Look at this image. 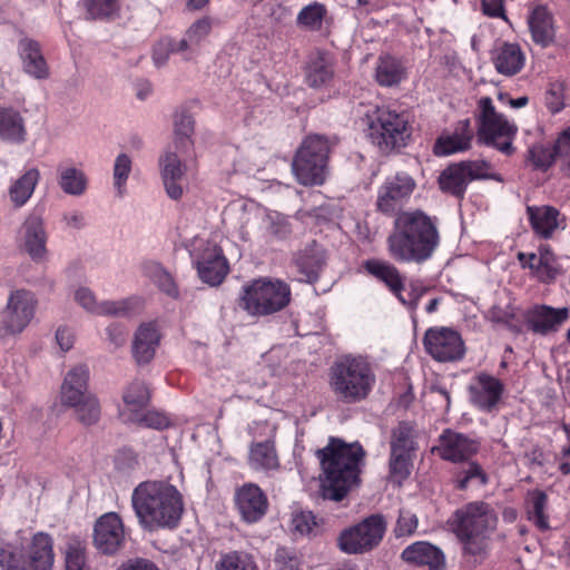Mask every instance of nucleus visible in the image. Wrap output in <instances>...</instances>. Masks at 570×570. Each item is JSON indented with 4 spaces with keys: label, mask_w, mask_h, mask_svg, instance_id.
<instances>
[{
    "label": "nucleus",
    "mask_w": 570,
    "mask_h": 570,
    "mask_svg": "<svg viewBox=\"0 0 570 570\" xmlns=\"http://www.w3.org/2000/svg\"><path fill=\"white\" fill-rule=\"evenodd\" d=\"M440 245L436 222L422 210L400 213L386 238L390 257L397 263L422 264Z\"/></svg>",
    "instance_id": "obj_1"
},
{
    "label": "nucleus",
    "mask_w": 570,
    "mask_h": 570,
    "mask_svg": "<svg viewBox=\"0 0 570 570\" xmlns=\"http://www.w3.org/2000/svg\"><path fill=\"white\" fill-rule=\"evenodd\" d=\"M131 505L146 531L174 529L178 524V490L167 481L140 482L132 491Z\"/></svg>",
    "instance_id": "obj_2"
},
{
    "label": "nucleus",
    "mask_w": 570,
    "mask_h": 570,
    "mask_svg": "<svg viewBox=\"0 0 570 570\" xmlns=\"http://www.w3.org/2000/svg\"><path fill=\"white\" fill-rule=\"evenodd\" d=\"M364 454L358 443L346 444L335 439H332L325 448L316 451L325 475L323 482L325 499L341 501L356 484Z\"/></svg>",
    "instance_id": "obj_3"
},
{
    "label": "nucleus",
    "mask_w": 570,
    "mask_h": 570,
    "mask_svg": "<svg viewBox=\"0 0 570 570\" xmlns=\"http://www.w3.org/2000/svg\"><path fill=\"white\" fill-rule=\"evenodd\" d=\"M456 535L463 544L464 557L472 564L485 559L489 541L498 522L494 510L484 502H471L458 510Z\"/></svg>",
    "instance_id": "obj_4"
},
{
    "label": "nucleus",
    "mask_w": 570,
    "mask_h": 570,
    "mask_svg": "<svg viewBox=\"0 0 570 570\" xmlns=\"http://www.w3.org/2000/svg\"><path fill=\"white\" fill-rule=\"evenodd\" d=\"M376 383V375L367 358L344 355L330 368V387L335 397L346 404L367 399Z\"/></svg>",
    "instance_id": "obj_5"
},
{
    "label": "nucleus",
    "mask_w": 570,
    "mask_h": 570,
    "mask_svg": "<svg viewBox=\"0 0 570 570\" xmlns=\"http://www.w3.org/2000/svg\"><path fill=\"white\" fill-rule=\"evenodd\" d=\"M367 136L383 153L405 147L411 138L409 117L384 107L366 114Z\"/></svg>",
    "instance_id": "obj_6"
},
{
    "label": "nucleus",
    "mask_w": 570,
    "mask_h": 570,
    "mask_svg": "<svg viewBox=\"0 0 570 570\" xmlns=\"http://www.w3.org/2000/svg\"><path fill=\"white\" fill-rule=\"evenodd\" d=\"M330 154L328 140L320 135L306 137L292 163V171L296 180L304 186L324 184L327 174Z\"/></svg>",
    "instance_id": "obj_7"
},
{
    "label": "nucleus",
    "mask_w": 570,
    "mask_h": 570,
    "mask_svg": "<svg viewBox=\"0 0 570 570\" xmlns=\"http://www.w3.org/2000/svg\"><path fill=\"white\" fill-rule=\"evenodd\" d=\"M291 288L279 279L258 278L244 286L240 306L253 316L276 313L288 305Z\"/></svg>",
    "instance_id": "obj_8"
},
{
    "label": "nucleus",
    "mask_w": 570,
    "mask_h": 570,
    "mask_svg": "<svg viewBox=\"0 0 570 570\" xmlns=\"http://www.w3.org/2000/svg\"><path fill=\"white\" fill-rule=\"evenodd\" d=\"M478 139L510 155L513 151L512 140L517 126L498 112L490 97H482L478 102Z\"/></svg>",
    "instance_id": "obj_9"
},
{
    "label": "nucleus",
    "mask_w": 570,
    "mask_h": 570,
    "mask_svg": "<svg viewBox=\"0 0 570 570\" xmlns=\"http://www.w3.org/2000/svg\"><path fill=\"white\" fill-rule=\"evenodd\" d=\"M198 277L209 286H218L229 273L223 249L213 240L194 238L187 246Z\"/></svg>",
    "instance_id": "obj_10"
},
{
    "label": "nucleus",
    "mask_w": 570,
    "mask_h": 570,
    "mask_svg": "<svg viewBox=\"0 0 570 570\" xmlns=\"http://www.w3.org/2000/svg\"><path fill=\"white\" fill-rule=\"evenodd\" d=\"M385 529L386 523L382 515H371L344 530L338 538V547L345 553H364L381 542Z\"/></svg>",
    "instance_id": "obj_11"
},
{
    "label": "nucleus",
    "mask_w": 570,
    "mask_h": 570,
    "mask_svg": "<svg viewBox=\"0 0 570 570\" xmlns=\"http://www.w3.org/2000/svg\"><path fill=\"white\" fill-rule=\"evenodd\" d=\"M415 188V179L406 171L387 176L377 191V209L384 214L395 213L409 202Z\"/></svg>",
    "instance_id": "obj_12"
},
{
    "label": "nucleus",
    "mask_w": 570,
    "mask_h": 570,
    "mask_svg": "<svg viewBox=\"0 0 570 570\" xmlns=\"http://www.w3.org/2000/svg\"><path fill=\"white\" fill-rule=\"evenodd\" d=\"M423 344L428 354L439 362H454L465 354L461 335L450 327L429 328L424 334Z\"/></svg>",
    "instance_id": "obj_13"
},
{
    "label": "nucleus",
    "mask_w": 570,
    "mask_h": 570,
    "mask_svg": "<svg viewBox=\"0 0 570 570\" xmlns=\"http://www.w3.org/2000/svg\"><path fill=\"white\" fill-rule=\"evenodd\" d=\"M363 268L368 275L383 283L403 305L416 308L420 294L413 292L409 297L403 295L405 277L396 266L387 261L371 258L363 263Z\"/></svg>",
    "instance_id": "obj_14"
},
{
    "label": "nucleus",
    "mask_w": 570,
    "mask_h": 570,
    "mask_svg": "<svg viewBox=\"0 0 570 570\" xmlns=\"http://www.w3.org/2000/svg\"><path fill=\"white\" fill-rule=\"evenodd\" d=\"M126 533L121 518L116 512L99 517L94 527V544L104 554H115L125 544Z\"/></svg>",
    "instance_id": "obj_15"
},
{
    "label": "nucleus",
    "mask_w": 570,
    "mask_h": 570,
    "mask_svg": "<svg viewBox=\"0 0 570 570\" xmlns=\"http://www.w3.org/2000/svg\"><path fill=\"white\" fill-rule=\"evenodd\" d=\"M234 503L240 519L248 523L261 521L268 510L265 492L255 483L247 482L235 489Z\"/></svg>",
    "instance_id": "obj_16"
},
{
    "label": "nucleus",
    "mask_w": 570,
    "mask_h": 570,
    "mask_svg": "<svg viewBox=\"0 0 570 570\" xmlns=\"http://www.w3.org/2000/svg\"><path fill=\"white\" fill-rule=\"evenodd\" d=\"M503 392V383L485 372L474 375L468 386L471 404L483 412L493 411L500 403Z\"/></svg>",
    "instance_id": "obj_17"
},
{
    "label": "nucleus",
    "mask_w": 570,
    "mask_h": 570,
    "mask_svg": "<svg viewBox=\"0 0 570 570\" xmlns=\"http://www.w3.org/2000/svg\"><path fill=\"white\" fill-rule=\"evenodd\" d=\"M75 298L85 309L97 315L129 316L142 307V299L139 297L97 303L94 293L88 288H79Z\"/></svg>",
    "instance_id": "obj_18"
},
{
    "label": "nucleus",
    "mask_w": 570,
    "mask_h": 570,
    "mask_svg": "<svg viewBox=\"0 0 570 570\" xmlns=\"http://www.w3.org/2000/svg\"><path fill=\"white\" fill-rule=\"evenodd\" d=\"M55 540L47 532L35 533L23 550L21 570H52L55 563Z\"/></svg>",
    "instance_id": "obj_19"
},
{
    "label": "nucleus",
    "mask_w": 570,
    "mask_h": 570,
    "mask_svg": "<svg viewBox=\"0 0 570 570\" xmlns=\"http://www.w3.org/2000/svg\"><path fill=\"white\" fill-rule=\"evenodd\" d=\"M36 299L24 289L12 292L9 296L4 320L10 334L20 333L30 323L35 314Z\"/></svg>",
    "instance_id": "obj_20"
},
{
    "label": "nucleus",
    "mask_w": 570,
    "mask_h": 570,
    "mask_svg": "<svg viewBox=\"0 0 570 570\" xmlns=\"http://www.w3.org/2000/svg\"><path fill=\"white\" fill-rule=\"evenodd\" d=\"M474 131L469 119L460 120L452 130L443 131L434 142L433 153L436 156H450L471 148Z\"/></svg>",
    "instance_id": "obj_21"
},
{
    "label": "nucleus",
    "mask_w": 570,
    "mask_h": 570,
    "mask_svg": "<svg viewBox=\"0 0 570 570\" xmlns=\"http://www.w3.org/2000/svg\"><path fill=\"white\" fill-rule=\"evenodd\" d=\"M436 450L443 460L464 462L478 452L479 445L464 434L446 430L441 434Z\"/></svg>",
    "instance_id": "obj_22"
},
{
    "label": "nucleus",
    "mask_w": 570,
    "mask_h": 570,
    "mask_svg": "<svg viewBox=\"0 0 570 570\" xmlns=\"http://www.w3.org/2000/svg\"><path fill=\"white\" fill-rule=\"evenodd\" d=\"M18 53L22 70L30 77L42 80L50 75L49 65L43 56L40 43L31 38H22L18 42Z\"/></svg>",
    "instance_id": "obj_23"
},
{
    "label": "nucleus",
    "mask_w": 570,
    "mask_h": 570,
    "mask_svg": "<svg viewBox=\"0 0 570 570\" xmlns=\"http://www.w3.org/2000/svg\"><path fill=\"white\" fill-rule=\"evenodd\" d=\"M160 175L168 196L178 199V120H174V139L159 157Z\"/></svg>",
    "instance_id": "obj_24"
},
{
    "label": "nucleus",
    "mask_w": 570,
    "mask_h": 570,
    "mask_svg": "<svg viewBox=\"0 0 570 570\" xmlns=\"http://www.w3.org/2000/svg\"><path fill=\"white\" fill-rule=\"evenodd\" d=\"M402 559L414 566H425L430 570H442L445 566L443 552L425 541L414 542L406 547L402 552Z\"/></svg>",
    "instance_id": "obj_25"
},
{
    "label": "nucleus",
    "mask_w": 570,
    "mask_h": 570,
    "mask_svg": "<svg viewBox=\"0 0 570 570\" xmlns=\"http://www.w3.org/2000/svg\"><path fill=\"white\" fill-rule=\"evenodd\" d=\"M569 309L567 307L552 308L547 305L534 306L528 314V321L533 332L548 334L556 332L568 318Z\"/></svg>",
    "instance_id": "obj_26"
},
{
    "label": "nucleus",
    "mask_w": 570,
    "mask_h": 570,
    "mask_svg": "<svg viewBox=\"0 0 570 570\" xmlns=\"http://www.w3.org/2000/svg\"><path fill=\"white\" fill-rule=\"evenodd\" d=\"M495 70L504 76H513L521 71L525 57L518 43L503 42L492 51Z\"/></svg>",
    "instance_id": "obj_27"
},
{
    "label": "nucleus",
    "mask_w": 570,
    "mask_h": 570,
    "mask_svg": "<svg viewBox=\"0 0 570 570\" xmlns=\"http://www.w3.org/2000/svg\"><path fill=\"white\" fill-rule=\"evenodd\" d=\"M407 76L403 61L389 53L381 55L375 63L374 79L381 87L399 86Z\"/></svg>",
    "instance_id": "obj_28"
},
{
    "label": "nucleus",
    "mask_w": 570,
    "mask_h": 570,
    "mask_svg": "<svg viewBox=\"0 0 570 570\" xmlns=\"http://www.w3.org/2000/svg\"><path fill=\"white\" fill-rule=\"evenodd\" d=\"M89 370L86 365L72 367L61 385V402L63 405H75L87 394Z\"/></svg>",
    "instance_id": "obj_29"
},
{
    "label": "nucleus",
    "mask_w": 570,
    "mask_h": 570,
    "mask_svg": "<svg viewBox=\"0 0 570 570\" xmlns=\"http://www.w3.org/2000/svg\"><path fill=\"white\" fill-rule=\"evenodd\" d=\"M333 77L334 59L330 53L318 51L309 58L305 71L306 82L309 87H326Z\"/></svg>",
    "instance_id": "obj_30"
},
{
    "label": "nucleus",
    "mask_w": 570,
    "mask_h": 570,
    "mask_svg": "<svg viewBox=\"0 0 570 570\" xmlns=\"http://www.w3.org/2000/svg\"><path fill=\"white\" fill-rule=\"evenodd\" d=\"M528 215L533 230L541 237L549 238L557 228H564V218L554 207H528Z\"/></svg>",
    "instance_id": "obj_31"
},
{
    "label": "nucleus",
    "mask_w": 570,
    "mask_h": 570,
    "mask_svg": "<svg viewBox=\"0 0 570 570\" xmlns=\"http://www.w3.org/2000/svg\"><path fill=\"white\" fill-rule=\"evenodd\" d=\"M159 343V334L153 323L141 325L132 343V355L138 364L149 363Z\"/></svg>",
    "instance_id": "obj_32"
},
{
    "label": "nucleus",
    "mask_w": 570,
    "mask_h": 570,
    "mask_svg": "<svg viewBox=\"0 0 570 570\" xmlns=\"http://www.w3.org/2000/svg\"><path fill=\"white\" fill-rule=\"evenodd\" d=\"M294 263L302 274L301 281L313 282L324 263V250L315 242L296 253Z\"/></svg>",
    "instance_id": "obj_33"
},
{
    "label": "nucleus",
    "mask_w": 570,
    "mask_h": 570,
    "mask_svg": "<svg viewBox=\"0 0 570 570\" xmlns=\"http://www.w3.org/2000/svg\"><path fill=\"white\" fill-rule=\"evenodd\" d=\"M27 130L20 112L11 107H0V138L21 144L26 140Z\"/></svg>",
    "instance_id": "obj_34"
},
{
    "label": "nucleus",
    "mask_w": 570,
    "mask_h": 570,
    "mask_svg": "<svg viewBox=\"0 0 570 570\" xmlns=\"http://www.w3.org/2000/svg\"><path fill=\"white\" fill-rule=\"evenodd\" d=\"M248 464L255 471H274L279 468L274 443L269 440L253 443L249 448Z\"/></svg>",
    "instance_id": "obj_35"
},
{
    "label": "nucleus",
    "mask_w": 570,
    "mask_h": 570,
    "mask_svg": "<svg viewBox=\"0 0 570 570\" xmlns=\"http://www.w3.org/2000/svg\"><path fill=\"white\" fill-rule=\"evenodd\" d=\"M518 258L522 267L530 268L539 281L550 282L554 278L553 258L549 252L519 253Z\"/></svg>",
    "instance_id": "obj_36"
},
{
    "label": "nucleus",
    "mask_w": 570,
    "mask_h": 570,
    "mask_svg": "<svg viewBox=\"0 0 570 570\" xmlns=\"http://www.w3.org/2000/svg\"><path fill=\"white\" fill-rule=\"evenodd\" d=\"M532 38L542 46L549 45L554 37L553 21L551 13L546 7L534 8L528 19Z\"/></svg>",
    "instance_id": "obj_37"
},
{
    "label": "nucleus",
    "mask_w": 570,
    "mask_h": 570,
    "mask_svg": "<svg viewBox=\"0 0 570 570\" xmlns=\"http://www.w3.org/2000/svg\"><path fill=\"white\" fill-rule=\"evenodd\" d=\"M454 484L459 490L479 488L488 482L482 466L475 461H464L454 472Z\"/></svg>",
    "instance_id": "obj_38"
},
{
    "label": "nucleus",
    "mask_w": 570,
    "mask_h": 570,
    "mask_svg": "<svg viewBox=\"0 0 570 570\" xmlns=\"http://www.w3.org/2000/svg\"><path fill=\"white\" fill-rule=\"evenodd\" d=\"M261 229L265 236L283 240L292 234V224L289 218L282 213L264 210L261 215Z\"/></svg>",
    "instance_id": "obj_39"
},
{
    "label": "nucleus",
    "mask_w": 570,
    "mask_h": 570,
    "mask_svg": "<svg viewBox=\"0 0 570 570\" xmlns=\"http://www.w3.org/2000/svg\"><path fill=\"white\" fill-rule=\"evenodd\" d=\"M46 233L37 218L24 223V248L32 259H41L46 254Z\"/></svg>",
    "instance_id": "obj_40"
},
{
    "label": "nucleus",
    "mask_w": 570,
    "mask_h": 570,
    "mask_svg": "<svg viewBox=\"0 0 570 570\" xmlns=\"http://www.w3.org/2000/svg\"><path fill=\"white\" fill-rule=\"evenodd\" d=\"M40 179V173L37 168L28 169L22 176L12 183L9 188L11 202L17 206H23L32 196L35 188Z\"/></svg>",
    "instance_id": "obj_41"
},
{
    "label": "nucleus",
    "mask_w": 570,
    "mask_h": 570,
    "mask_svg": "<svg viewBox=\"0 0 570 570\" xmlns=\"http://www.w3.org/2000/svg\"><path fill=\"white\" fill-rule=\"evenodd\" d=\"M464 168L460 163L445 168L439 177L440 188L456 197H462L469 185Z\"/></svg>",
    "instance_id": "obj_42"
},
{
    "label": "nucleus",
    "mask_w": 570,
    "mask_h": 570,
    "mask_svg": "<svg viewBox=\"0 0 570 570\" xmlns=\"http://www.w3.org/2000/svg\"><path fill=\"white\" fill-rule=\"evenodd\" d=\"M58 184L66 194L80 196L87 189L88 179L85 173L76 167L59 166Z\"/></svg>",
    "instance_id": "obj_43"
},
{
    "label": "nucleus",
    "mask_w": 570,
    "mask_h": 570,
    "mask_svg": "<svg viewBox=\"0 0 570 570\" xmlns=\"http://www.w3.org/2000/svg\"><path fill=\"white\" fill-rule=\"evenodd\" d=\"M195 121L191 116L183 115L180 117V150H184L185 159L184 164L180 161V171L183 167L185 170H189L195 167V151L194 142L190 139L194 132Z\"/></svg>",
    "instance_id": "obj_44"
},
{
    "label": "nucleus",
    "mask_w": 570,
    "mask_h": 570,
    "mask_svg": "<svg viewBox=\"0 0 570 570\" xmlns=\"http://www.w3.org/2000/svg\"><path fill=\"white\" fill-rule=\"evenodd\" d=\"M415 431L409 423H400L391 436V452L413 454L415 451Z\"/></svg>",
    "instance_id": "obj_45"
},
{
    "label": "nucleus",
    "mask_w": 570,
    "mask_h": 570,
    "mask_svg": "<svg viewBox=\"0 0 570 570\" xmlns=\"http://www.w3.org/2000/svg\"><path fill=\"white\" fill-rule=\"evenodd\" d=\"M68 406L75 409L77 420L83 425H94L100 419V404L92 394H88L81 397L77 404Z\"/></svg>",
    "instance_id": "obj_46"
},
{
    "label": "nucleus",
    "mask_w": 570,
    "mask_h": 570,
    "mask_svg": "<svg viewBox=\"0 0 570 570\" xmlns=\"http://www.w3.org/2000/svg\"><path fill=\"white\" fill-rule=\"evenodd\" d=\"M548 504V497L542 491H533L530 493L528 515L540 530H548L549 522L546 515V508Z\"/></svg>",
    "instance_id": "obj_47"
},
{
    "label": "nucleus",
    "mask_w": 570,
    "mask_h": 570,
    "mask_svg": "<svg viewBox=\"0 0 570 570\" xmlns=\"http://www.w3.org/2000/svg\"><path fill=\"white\" fill-rule=\"evenodd\" d=\"M144 274L150 278L161 292L174 298L177 297L178 291L173 277L159 264H146L144 266Z\"/></svg>",
    "instance_id": "obj_48"
},
{
    "label": "nucleus",
    "mask_w": 570,
    "mask_h": 570,
    "mask_svg": "<svg viewBox=\"0 0 570 570\" xmlns=\"http://www.w3.org/2000/svg\"><path fill=\"white\" fill-rule=\"evenodd\" d=\"M326 14V8L320 2H313L304 7L297 14L296 22L298 26L318 30L322 27L323 19Z\"/></svg>",
    "instance_id": "obj_49"
},
{
    "label": "nucleus",
    "mask_w": 570,
    "mask_h": 570,
    "mask_svg": "<svg viewBox=\"0 0 570 570\" xmlns=\"http://www.w3.org/2000/svg\"><path fill=\"white\" fill-rule=\"evenodd\" d=\"M122 400L134 411L142 409L149 401V390L142 381L136 380L125 390Z\"/></svg>",
    "instance_id": "obj_50"
},
{
    "label": "nucleus",
    "mask_w": 570,
    "mask_h": 570,
    "mask_svg": "<svg viewBox=\"0 0 570 570\" xmlns=\"http://www.w3.org/2000/svg\"><path fill=\"white\" fill-rule=\"evenodd\" d=\"M460 164L464 168V173L470 183L472 180H478V179H493L497 181L502 180V178L498 174H494L492 171V166L487 160H483V159L465 160V161H460Z\"/></svg>",
    "instance_id": "obj_51"
},
{
    "label": "nucleus",
    "mask_w": 570,
    "mask_h": 570,
    "mask_svg": "<svg viewBox=\"0 0 570 570\" xmlns=\"http://www.w3.org/2000/svg\"><path fill=\"white\" fill-rule=\"evenodd\" d=\"M87 13L91 19H111L118 16L119 0H85Z\"/></svg>",
    "instance_id": "obj_52"
},
{
    "label": "nucleus",
    "mask_w": 570,
    "mask_h": 570,
    "mask_svg": "<svg viewBox=\"0 0 570 570\" xmlns=\"http://www.w3.org/2000/svg\"><path fill=\"white\" fill-rule=\"evenodd\" d=\"M390 478L401 484L412 469V454L391 452L389 460Z\"/></svg>",
    "instance_id": "obj_53"
},
{
    "label": "nucleus",
    "mask_w": 570,
    "mask_h": 570,
    "mask_svg": "<svg viewBox=\"0 0 570 570\" xmlns=\"http://www.w3.org/2000/svg\"><path fill=\"white\" fill-rule=\"evenodd\" d=\"M131 159L127 154H119L116 157L114 164V186L119 197L126 194V183L131 171Z\"/></svg>",
    "instance_id": "obj_54"
},
{
    "label": "nucleus",
    "mask_w": 570,
    "mask_h": 570,
    "mask_svg": "<svg viewBox=\"0 0 570 570\" xmlns=\"http://www.w3.org/2000/svg\"><path fill=\"white\" fill-rule=\"evenodd\" d=\"M212 30V19L203 17L196 20L186 31L187 40H180V52L188 48V43H200Z\"/></svg>",
    "instance_id": "obj_55"
},
{
    "label": "nucleus",
    "mask_w": 570,
    "mask_h": 570,
    "mask_svg": "<svg viewBox=\"0 0 570 570\" xmlns=\"http://www.w3.org/2000/svg\"><path fill=\"white\" fill-rule=\"evenodd\" d=\"M556 155L560 160L562 174L570 179V127L563 130L556 141Z\"/></svg>",
    "instance_id": "obj_56"
},
{
    "label": "nucleus",
    "mask_w": 570,
    "mask_h": 570,
    "mask_svg": "<svg viewBox=\"0 0 570 570\" xmlns=\"http://www.w3.org/2000/svg\"><path fill=\"white\" fill-rule=\"evenodd\" d=\"M66 570H89L86 564L85 547L79 541L70 542L66 551Z\"/></svg>",
    "instance_id": "obj_57"
},
{
    "label": "nucleus",
    "mask_w": 570,
    "mask_h": 570,
    "mask_svg": "<svg viewBox=\"0 0 570 570\" xmlns=\"http://www.w3.org/2000/svg\"><path fill=\"white\" fill-rule=\"evenodd\" d=\"M317 527L316 518L311 511H297L292 517L293 531L299 535H312Z\"/></svg>",
    "instance_id": "obj_58"
},
{
    "label": "nucleus",
    "mask_w": 570,
    "mask_h": 570,
    "mask_svg": "<svg viewBox=\"0 0 570 570\" xmlns=\"http://www.w3.org/2000/svg\"><path fill=\"white\" fill-rule=\"evenodd\" d=\"M218 570H254V564L246 554L233 552L222 558Z\"/></svg>",
    "instance_id": "obj_59"
},
{
    "label": "nucleus",
    "mask_w": 570,
    "mask_h": 570,
    "mask_svg": "<svg viewBox=\"0 0 570 570\" xmlns=\"http://www.w3.org/2000/svg\"><path fill=\"white\" fill-rule=\"evenodd\" d=\"M556 155V147L550 149L543 145H533L529 149V158L532 164L538 168L547 169L551 166Z\"/></svg>",
    "instance_id": "obj_60"
},
{
    "label": "nucleus",
    "mask_w": 570,
    "mask_h": 570,
    "mask_svg": "<svg viewBox=\"0 0 570 570\" xmlns=\"http://www.w3.org/2000/svg\"><path fill=\"white\" fill-rule=\"evenodd\" d=\"M417 523L419 521L414 513L409 510H401L394 528V533L396 537L411 535L415 532Z\"/></svg>",
    "instance_id": "obj_61"
},
{
    "label": "nucleus",
    "mask_w": 570,
    "mask_h": 570,
    "mask_svg": "<svg viewBox=\"0 0 570 570\" xmlns=\"http://www.w3.org/2000/svg\"><path fill=\"white\" fill-rule=\"evenodd\" d=\"M0 566L4 570H21L23 566V553L19 554L10 547L1 548Z\"/></svg>",
    "instance_id": "obj_62"
},
{
    "label": "nucleus",
    "mask_w": 570,
    "mask_h": 570,
    "mask_svg": "<svg viewBox=\"0 0 570 570\" xmlns=\"http://www.w3.org/2000/svg\"><path fill=\"white\" fill-rule=\"evenodd\" d=\"M488 318L492 323L508 325L514 318V313L509 305H495L488 312Z\"/></svg>",
    "instance_id": "obj_63"
},
{
    "label": "nucleus",
    "mask_w": 570,
    "mask_h": 570,
    "mask_svg": "<svg viewBox=\"0 0 570 570\" xmlns=\"http://www.w3.org/2000/svg\"><path fill=\"white\" fill-rule=\"evenodd\" d=\"M140 421L148 428L163 430L169 425L168 416L158 411H148L146 412Z\"/></svg>",
    "instance_id": "obj_64"
}]
</instances>
